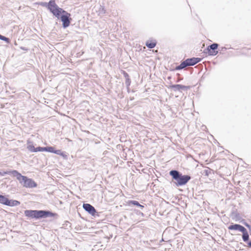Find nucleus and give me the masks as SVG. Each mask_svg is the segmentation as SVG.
<instances>
[{"label": "nucleus", "instance_id": "3", "mask_svg": "<svg viewBox=\"0 0 251 251\" xmlns=\"http://www.w3.org/2000/svg\"><path fill=\"white\" fill-rule=\"evenodd\" d=\"M169 175L172 176V179L176 181L175 183L176 186L184 185L191 179L190 176L183 175L180 172L176 170L170 171Z\"/></svg>", "mask_w": 251, "mask_h": 251}, {"label": "nucleus", "instance_id": "17", "mask_svg": "<svg viewBox=\"0 0 251 251\" xmlns=\"http://www.w3.org/2000/svg\"><path fill=\"white\" fill-rule=\"evenodd\" d=\"M170 87L173 89L174 91H180V87L179 84H174L170 86Z\"/></svg>", "mask_w": 251, "mask_h": 251}, {"label": "nucleus", "instance_id": "24", "mask_svg": "<svg viewBox=\"0 0 251 251\" xmlns=\"http://www.w3.org/2000/svg\"><path fill=\"white\" fill-rule=\"evenodd\" d=\"M152 240H151L150 241H144V243L146 245V247L147 248H150V246H151V242H152Z\"/></svg>", "mask_w": 251, "mask_h": 251}, {"label": "nucleus", "instance_id": "21", "mask_svg": "<svg viewBox=\"0 0 251 251\" xmlns=\"http://www.w3.org/2000/svg\"><path fill=\"white\" fill-rule=\"evenodd\" d=\"M27 149L30 151L31 152H36V148H35L33 145H29L27 146Z\"/></svg>", "mask_w": 251, "mask_h": 251}, {"label": "nucleus", "instance_id": "7", "mask_svg": "<svg viewBox=\"0 0 251 251\" xmlns=\"http://www.w3.org/2000/svg\"><path fill=\"white\" fill-rule=\"evenodd\" d=\"M83 209L89 214L94 216V207L89 203H83Z\"/></svg>", "mask_w": 251, "mask_h": 251}, {"label": "nucleus", "instance_id": "6", "mask_svg": "<svg viewBox=\"0 0 251 251\" xmlns=\"http://www.w3.org/2000/svg\"><path fill=\"white\" fill-rule=\"evenodd\" d=\"M218 46L219 45L217 43H213L208 46L206 49L208 55L212 56L217 55L218 53V51L217 50Z\"/></svg>", "mask_w": 251, "mask_h": 251}, {"label": "nucleus", "instance_id": "4", "mask_svg": "<svg viewBox=\"0 0 251 251\" xmlns=\"http://www.w3.org/2000/svg\"><path fill=\"white\" fill-rule=\"evenodd\" d=\"M13 173L14 176L17 178L20 183L24 187L26 188H34L36 187V183L32 179L28 178L26 176H22L16 170Z\"/></svg>", "mask_w": 251, "mask_h": 251}, {"label": "nucleus", "instance_id": "27", "mask_svg": "<svg viewBox=\"0 0 251 251\" xmlns=\"http://www.w3.org/2000/svg\"><path fill=\"white\" fill-rule=\"evenodd\" d=\"M243 224H244V225L246 227H247L248 228H249V229H251V226H250L249 224H248L247 223H246V222H244V223H243Z\"/></svg>", "mask_w": 251, "mask_h": 251}, {"label": "nucleus", "instance_id": "10", "mask_svg": "<svg viewBox=\"0 0 251 251\" xmlns=\"http://www.w3.org/2000/svg\"><path fill=\"white\" fill-rule=\"evenodd\" d=\"M241 232L243 233L242 234V239L244 242H249V235L247 230V229L245 228L244 230H242Z\"/></svg>", "mask_w": 251, "mask_h": 251}, {"label": "nucleus", "instance_id": "28", "mask_svg": "<svg viewBox=\"0 0 251 251\" xmlns=\"http://www.w3.org/2000/svg\"><path fill=\"white\" fill-rule=\"evenodd\" d=\"M100 232H102V229H99L98 230L95 231V234H100Z\"/></svg>", "mask_w": 251, "mask_h": 251}, {"label": "nucleus", "instance_id": "12", "mask_svg": "<svg viewBox=\"0 0 251 251\" xmlns=\"http://www.w3.org/2000/svg\"><path fill=\"white\" fill-rule=\"evenodd\" d=\"M156 45V41H147L146 43V46L149 49L154 48Z\"/></svg>", "mask_w": 251, "mask_h": 251}, {"label": "nucleus", "instance_id": "19", "mask_svg": "<svg viewBox=\"0 0 251 251\" xmlns=\"http://www.w3.org/2000/svg\"><path fill=\"white\" fill-rule=\"evenodd\" d=\"M55 150L53 147H46V151L54 153Z\"/></svg>", "mask_w": 251, "mask_h": 251}, {"label": "nucleus", "instance_id": "9", "mask_svg": "<svg viewBox=\"0 0 251 251\" xmlns=\"http://www.w3.org/2000/svg\"><path fill=\"white\" fill-rule=\"evenodd\" d=\"M43 6H46L47 7V8L50 10V11L51 13V11L50 10L51 8L53 9H55V8L53 7V6H58L57 4L55 2V1L54 0H50L49 2H45L43 3L42 4Z\"/></svg>", "mask_w": 251, "mask_h": 251}, {"label": "nucleus", "instance_id": "22", "mask_svg": "<svg viewBox=\"0 0 251 251\" xmlns=\"http://www.w3.org/2000/svg\"><path fill=\"white\" fill-rule=\"evenodd\" d=\"M179 86H180V91L182 90H187L189 89H190V86H185V85H181V84H179Z\"/></svg>", "mask_w": 251, "mask_h": 251}, {"label": "nucleus", "instance_id": "14", "mask_svg": "<svg viewBox=\"0 0 251 251\" xmlns=\"http://www.w3.org/2000/svg\"><path fill=\"white\" fill-rule=\"evenodd\" d=\"M129 204H132L133 205H135V206L140 207L141 208H143L144 207V206L140 204L139 203V202L138 201H133V200L129 201Z\"/></svg>", "mask_w": 251, "mask_h": 251}, {"label": "nucleus", "instance_id": "5", "mask_svg": "<svg viewBox=\"0 0 251 251\" xmlns=\"http://www.w3.org/2000/svg\"><path fill=\"white\" fill-rule=\"evenodd\" d=\"M202 58L199 57H192L187 58L184 61H182L180 65L176 67V70H180L183 69L187 67L194 66L198 63L201 62Z\"/></svg>", "mask_w": 251, "mask_h": 251}, {"label": "nucleus", "instance_id": "8", "mask_svg": "<svg viewBox=\"0 0 251 251\" xmlns=\"http://www.w3.org/2000/svg\"><path fill=\"white\" fill-rule=\"evenodd\" d=\"M228 228L229 230H238L241 232L242 230H244L245 227L239 224H235L230 225Z\"/></svg>", "mask_w": 251, "mask_h": 251}, {"label": "nucleus", "instance_id": "1", "mask_svg": "<svg viewBox=\"0 0 251 251\" xmlns=\"http://www.w3.org/2000/svg\"><path fill=\"white\" fill-rule=\"evenodd\" d=\"M53 8L55 9H53L51 8V13L58 19H60L62 22V26L63 28H66L68 27L70 24L71 18V14L64 10L58 6H53Z\"/></svg>", "mask_w": 251, "mask_h": 251}, {"label": "nucleus", "instance_id": "31", "mask_svg": "<svg viewBox=\"0 0 251 251\" xmlns=\"http://www.w3.org/2000/svg\"><path fill=\"white\" fill-rule=\"evenodd\" d=\"M95 216L96 215V213H98V212L96 211V210H95Z\"/></svg>", "mask_w": 251, "mask_h": 251}, {"label": "nucleus", "instance_id": "2", "mask_svg": "<svg viewBox=\"0 0 251 251\" xmlns=\"http://www.w3.org/2000/svg\"><path fill=\"white\" fill-rule=\"evenodd\" d=\"M25 216L36 219L45 218L49 217H54L56 213L47 210H26L24 212Z\"/></svg>", "mask_w": 251, "mask_h": 251}, {"label": "nucleus", "instance_id": "23", "mask_svg": "<svg viewBox=\"0 0 251 251\" xmlns=\"http://www.w3.org/2000/svg\"><path fill=\"white\" fill-rule=\"evenodd\" d=\"M46 151V147H38L36 148V152L37 151Z\"/></svg>", "mask_w": 251, "mask_h": 251}, {"label": "nucleus", "instance_id": "15", "mask_svg": "<svg viewBox=\"0 0 251 251\" xmlns=\"http://www.w3.org/2000/svg\"><path fill=\"white\" fill-rule=\"evenodd\" d=\"M54 153L56 154L57 155H59L60 156H62L63 158H66L67 157V155L65 154L64 152H62L61 150H55L54 151Z\"/></svg>", "mask_w": 251, "mask_h": 251}, {"label": "nucleus", "instance_id": "20", "mask_svg": "<svg viewBox=\"0 0 251 251\" xmlns=\"http://www.w3.org/2000/svg\"><path fill=\"white\" fill-rule=\"evenodd\" d=\"M0 40L4 41L6 43H9L10 42V39L8 38H7L4 36H2L0 34Z\"/></svg>", "mask_w": 251, "mask_h": 251}, {"label": "nucleus", "instance_id": "32", "mask_svg": "<svg viewBox=\"0 0 251 251\" xmlns=\"http://www.w3.org/2000/svg\"><path fill=\"white\" fill-rule=\"evenodd\" d=\"M95 120H96V116H95Z\"/></svg>", "mask_w": 251, "mask_h": 251}, {"label": "nucleus", "instance_id": "11", "mask_svg": "<svg viewBox=\"0 0 251 251\" xmlns=\"http://www.w3.org/2000/svg\"><path fill=\"white\" fill-rule=\"evenodd\" d=\"M20 202L16 200H8L7 206H14L20 205Z\"/></svg>", "mask_w": 251, "mask_h": 251}, {"label": "nucleus", "instance_id": "25", "mask_svg": "<svg viewBox=\"0 0 251 251\" xmlns=\"http://www.w3.org/2000/svg\"><path fill=\"white\" fill-rule=\"evenodd\" d=\"M131 81L130 78L126 79L125 84L127 87H129L130 85Z\"/></svg>", "mask_w": 251, "mask_h": 251}, {"label": "nucleus", "instance_id": "30", "mask_svg": "<svg viewBox=\"0 0 251 251\" xmlns=\"http://www.w3.org/2000/svg\"><path fill=\"white\" fill-rule=\"evenodd\" d=\"M22 49L24 50H27L26 49H25L24 48H21Z\"/></svg>", "mask_w": 251, "mask_h": 251}, {"label": "nucleus", "instance_id": "13", "mask_svg": "<svg viewBox=\"0 0 251 251\" xmlns=\"http://www.w3.org/2000/svg\"><path fill=\"white\" fill-rule=\"evenodd\" d=\"M9 199L5 196L0 195V203L5 205H7Z\"/></svg>", "mask_w": 251, "mask_h": 251}, {"label": "nucleus", "instance_id": "16", "mask_svg": "<svg viewBox=\"0 0 251 251\" xmlns=\"http://www.w3.org/2000/svg\"><path fill=\"white\" fill-rule=\"evenodd\" d=\"M16 170H12L9 171H3L2 172H0V175L1 176H4L5 175L8 174L12 175L14 176V172H15Z\"/></svg>", "mask_w": 251, "mask_h": 251}, {"label": "nucleus", "instance_id": "18", "mask_svg": "<svg viewBox=\"0 0 251 251\" xmlns=\"http://www.w3.org/2000/svg\"><path fill=\"white\" fill-rule=\"evenodd\" d=\"M98 13V15L102 16L105 12V10L104 7L102 6H100V9L97 11Z\"/></svg>", "mask_w": 251, "mask_h": 251}, {"label": "nucleus", "instance_id": "26", "mask_svg": "<svg viewBox=\"0 0 251 251\" xmlns=\"http://www.w3.org/2000/svg\"><path fill=\"white\" fill-rule=\"evenodd\" d=\"M124 77L126 78V79L129 78L128 74L125 72H124Z\"/></svg>", "mask_w": 251, "mask_h": 251}, {"label": "nucleus", "instance_id": "29", "mask_svg": "<svg viewBox=\"0 0 251 251\" xmlns=\"http://www.w3.org/2000/svg\"><path fill=\"white\" fill-rule=\"evenodd\" d=\"M248 246L251 248V241H249L248 242Z\"/></svg>", "mask_w": 251, "mask_h": 251}]
</instances>
